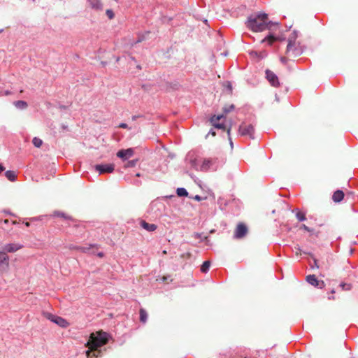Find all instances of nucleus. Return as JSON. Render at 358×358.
Wrapping results in <instances>:
<instances>
[{
	"mask_svg": "<svg viewBox=\"0 0 358 358\" xmlns=\"http://www.w3.org/2000/svg\"><path fill=\"white\" fill-rule=\"evenodd\" d=\"M268 15L265 13L253 15L248 17L247 27L255 32L271 29L273 24L271 22H268Z\"/></svg>",
	"mask_w": 358,
	"mask_h": 358,
	"instance_id": "nucleus-1",
	"label": "nucleus"
},
{
	"mask_svg": "<svg viewBox=\"0 0 358 358\" xmlns=\"http://www.w3.org/2000/svg\"><path fill=\"white\" fill-rule=\"evenodd\" d=\"M110 338L111 336L108 333L100 330L96 331V334H90L85 346H92L93 348H101L109 342Z\"/></svg>",
	"mask_w": 358,
	"mask_h": 358,
	"instance_id": "nucleus-2",
	"label": "nucleus"
},
{
	"mask_svg": "<svg viewBox=\"0 0 358 358\" xmlns=\"http://www.w3.org/2000/svg\"><path fill=\"white\" fill-rule=\"evenodd\" d=\"M297 35L295 31L290 34L288 38V43L286 48V55L287 57H294L301 53V48L296 42Z\"/></svg>",
	"mask_w": 358,
	"mask_h": 358,
	"instance_id": "nucleus-3",
	"label": "nucleus"
},
{
	"mask_svg": "<svg viewBox=\"0 0 358 358\" xmlns=\"http://www.w3.org/2000/svg\"><path fill=\"white\" fill-rule=\"evenodd\" d=\"M42 315L45 318L56 324L60 327L66 328L70 325V323L66 319L51 313L43 311Z\"/></svg>",
	"mask_w": 358,
	"mask_h": 358,
	"instance_id": "nucleus-4",
	"label": "nucleus"
},
{
	"mask_svg": "<svg viewBox=\"0 0 358 358\" xmlns=\"http://www.w3.org/2000/svg\"><path fill=\"white\" fill-rule=\"evenodd\" d=\"M272 213L275 214V213H280L283 210H289L290 208L289 205L286 203V201L281 198L275 199L272 203Z\"/></svg>",
	"mask_w": 358,
	"mask_h": 358,
	"instance_id": "nucleus-5",
	"label": "nucleus"
},
{
	"mask_svg": "<svg viewBox=\"0 0 358 358\" xmlns=\"http://www.w3.org/2000/svg\"><path fill=\"white\" fill-rule=\"evenodd\" d=\"M238 132L241 136H248L250 138H254L255 129L252 124H241Z\"/></svg>",
	"mask_w": 358,
	"mask_h": 358,
	"instance_id": "nucleus-6",
	"label": "nucleus"
},
{
	"mask_svg": "<svg viewBox=\"0 0 358 358\" xmlns=\"http://www.w3.org/2000/svg\"><path fill=\"white\" fill-rule=\"evenodd\" d=\"M99 248V245L97 244H90L88 247H83V246H71V249H74L78 251H80L83 253H88L96 255V250Z\"/></svg>",
	"mask_w": 358,
	"mask_h": 358,
	"instance_id": "nucleus-7",
	"label": "nucleus"
},
{
	"mask_svg": "<svg viewBox=\"0 0 358 358\" xmlns=\"http://www.w3.org/2000/svg\"><path fill=\"white\" fill-rule=\"evenodd\" d=\"M9 268V257L6 252L0 251V272H7Z\"/></svg>",
	"mask_w": 358,
	"mask_h": 358,
	"instance_id": "nucleus-8",
	"label": "nucleus"
},
{
	"mask_svg": "<svg viewBox=\"0 0 358 358\" xmlns=\"http://www.w3.org/2000/svg\"><path fill=\"white\" fill-rule=\"evenodd\" d=\"M248 225H236L234 230V238L241 239L248 234Z\"/></svg>",
	"mask_w": 358,
	"mask_h": 358,
	"instance_id": "nucleus-9",
	"label": "nucleus"
},
{
	"mask_svg": "<svg viewBox=\"0 0 358 358\" xmlns=\"http://www.w3.org/2000/svg\"><path fill=\"white\" fill-rule=\"evenodd\" d=\"M266 78L269 83L275 87L280 86V82L278 76L271 70H266Z\"/></svg>",
	"mask_w": 358,
	"mask_h": 358,
	"instance_id": "nucleus-10",
	"label": "nucleus"
},
{
	"mask_svg": "<svg viewBox=\"0 0 358 358\" xmlns=\"http://www.w3.org/2000/svg\"><path fill=\"white\" fill-rule=\"evenodd\" d=\"M114 164H98L96 165L95 169L99 172V173H112L114 171Z\"/></svg>",
	"mask_w": 358,
	"mask_h": 358,
	"instance_id": "nucleus-11",
	"label": "nucleus"
},
{
	"mask_svg": "<svg viewBox=\"0 0 358 358\" xmlns=\"http://www.w3.org/2000/svg\"><path fill=\"white\" fill-rule=\"evenodd\" d=\"M134 154L133 148H128L126 150H120L117 152V156L123 160H126L132 157Z\"/></svg>",
	"mask_w": 358,
	"mask_h": 358,
	"instance_id": "nucleus-12",
	"label": "nucleus"
},
{
	"mask_svg": "<svg viewBox=\"0 0 358 358\" xmlns=\"http://www.w3.org/2000/svg\"><path fill=\"white\" fill-rule=\"evenodd\" d=\"M22 247H23V245H20V244L8 243V244L5 245L3 252H6V254H7V252L12 253V252H16L17 250H20Z\"/></svg>",
	"mask_w": 358,
	"mask_h": 358,
	"instance_id": "nucleus-13",
	"label": "nucleus"
},
{
	"mask_svg": "<svg viewBox=\"0 0 358 358\" xmlns=\"http://www.w3.org/2000/svg\"><path fill=\"white\" fill-rule=\"evenodd\" d=\"M222 117H224V115H217V116L215 115L211 117L210 122L215 127L218 128V129H225V126L224 124L217 122Z\"/></svg>",
	"mask_w": 358,
	"mask_h": 358,
	"instance_id": "nucleus-14",
	"label": "nucleus"
},
{
	"mask_svg": "<svg viewBox=\"0 0 358 358\" xmlns=\"http://www.w3.org/2000/svg\"><path fill=\"white\" fill-rule=\"evenodd\" d=\"M286 227V230L287 231H290L292 229H297L298 231H307L311 232L313 231L312 229L309 228L307 225H294L293 227H289L288 225H285Z\"/></svg>",
	"mask_w": 358,
	"mask_h": 358,
	"instance_id": "nucleus-15",
	"label": "nucleus"
},
{
	"mask_svg": "<svg viewBox=\"0 0 358 358\" xmlns=\"http://www.w3.org/2000/svg\"><path fill=\"white\" fill-rule=\"evenodd\" d=\"M88 2L92 8L101 10L103 9V5L101 0H88Z\"/></svg>",
	"mask_w": 358,
	"mask_h": 358,
	"instance_id": "nucleus-16",
	"label": "nucleus"
},
{
	"mask_svg": "<svg viewBox=\"0 0 358 358\" xmlns=\"http://www.w3.org/2000/svg\"><path fill=\"white\" fill-rule=\"evenodd\" d=\"M343 198L344 193L341 190H336L332 196L333 201L336 203L341 201L343 199Z\"/></svg>",
	"mask_w": 358,
	"mask_h": 358,
	"instance_id": "nucleus-17",
	"label": "nucleus"
},
{
	"mask_svg": "<svg viewBox=\"0 0 358 358\" xmlns=\"http://www.w3.org/2000/svg\"><path fill=\"white\" fill-rule=\"evenodd\" d=\"M282 39L280 37H278V36H275L273 34H269L267 37H266L265 38H264L262 41V43H264L265 41H268L269 45H272L273 43H274L275 41H282Z\"/></svg>",
	"mask_w": 358,
	"mask_h": 358,
	"instance_id": "nucleus-18",
	"label": "nucleus"
},
{
	"mask_svg": "<svg viewBox=\"0 0 358 358\" xmlns=\"http://www.w3.org/2000/svg\"><path fill=\"white\" fill-rule=\"evenodd\" d=\"M294 211L296 212L295 215L298 222H303L306 220V213L303 211L299 209H296Z\"/></svg>",
	"mask_w": 358,
	"mask_h": 358,
	"instance_id": "nucleus-19",
	"label": "nucleus"
},
{
	"mask_svg": "<svg viewBox=\"0 0 358 358\" xmlns=\"http://www.w3.org/2000/svg\"><path fill=\"white\" fill-rule=\"evenodd\" d=\"M148 319V313L147 311L141 308L139 310V320L142 323H145Z\"/></svg>",
	"mask_w": 358,
	"mask_h": 358,
	"instance_id": "nucleus-20",
	"label": "nucleus"
},
{
	"mask_svg": "<svg viewBox=\"0 0 358 358\" xmlns=\"http://www.w3.org/2000/svg\"><path fill=\"white\" fill-rule=\"evenodd\" d=\"M295 249L297 250L296 252V255H298L299 252L300 254L303 253V254H305V255H308V256H310L311 258L313 259V252H312L310 250H303V249H301L299 245H297L296 247H295Z\"/></svg>",
	"mask_w": 358,
	"mask_h": 358,
	"instance_id": "nucleus-21",
	"label": "nucleus"
},
{
	"mask_svg": "<svg viewBox=\"0 0 358 358\" xmlns=\"http://www.w3.org/2000/svg\"><path fill=\"white\" fill-rule=\"evenodd\" d=\"M210 264H211L210 262L208 260L204 261L201 266V268H200L201 272L203 273H206L209 271Z\"/></svg>",
	"mask_w": 358,
	"mask_h": 358,
	"instance_id": "nucleus-22",
	"label": "nucleus"
},
{
	"mask_svg": "<svg viewBox=\"0 0 358 358\" xmlns=\"http://www.w3.org/2000/svg\"><path fill=\"white\" fill-rule=\"evenodd\" d=\"M91 348H92V356L94 357H99L102 355V350L101 348H93L92 346H90Z\"/></svg>",
	"mask_w": 358,
	"mask_h": 358,
	"instance_id": "nucleus-23",
	"label": "nucleus"
},
{
	"mask_svg": "<svg viewBox=\"0 0 358 358\" xmlns=\"http://www.w3.org/2000/svg\"><path fill=\"white\" fill-rule=\"evenodd\" d=\"M5 175L6 178L10 181H14L15 180L16 176L14 171H7L5 173Z\"/></svg>",
	"mask_w": 358,
	"mask_h": 358,
	"instance_id": "nucleus-24",
	"label": "nucleus"
},
{
	"mask_svg": "<svg viewBox=\"0 0 358 358\" xmlns=\"http://www.w3.org/2000/svg\"><path fill=\"white\" fill-rule=\"evenodd\" d=\"M15 106L19 108H26L27 107V103L24 101H17L14 103Z\"/></svg>",
	"mask_w": 358,
	"mask_h": 358,
	"instance_id": "nucleus-25",
	"label": "nucleus"
},
{
	"mask_svg": "<svg viewBox=\"0 0 358 358\" xmlns=\"http://www.w3.org/2000/svg\"><path fill=\"white\" fill-rule=\"evenodd\" d=\"M143 229H145L148 231H154L157 229V225H140Z\"/></svg>",
	"mask_w": 358,
	"mask_h": 358,
	"instance_id": "nucleus-26",
	"label": "nucleus"
},
{
	"mask_svg": "<svg viewBox=\"0 0 358 358\" xmlns=\"http://www.w3.org/2000/svg\"><path fill=\"white\" fill-rule=\"evenodd\" d=\"M32 143L36 148H40L43 144L42 140L37 137L33 138Z\"/></svg>",
	"mask_w": 358,
	"mask_h": 358,
	"instance_id": "nucleus-27",
	"label": "nucleus"
},
{
	"mask_svg": "<svg viewBox=\"0 0 358 358\" xmlns=\"http://www.w3.org/2000/svg\"><path fill=\"white\" fill-rule=\"evenodd\" d=\"M177 194L179 196H187L188 193L185 188H178L177 189Z\"/></svg>",
	"mask_w": 358,
	"mask_h": 358,
	"instance_id": "nucleus-28",
	"label": "nucleus"
},
{
	"mask_svg": "<svg viewBox=\"0 0 358 358\" xmlns=\"http://www.w3.org/2000/svg\"><path fill=\"white\" fill-rule=\"evenodd\" d=\"M211 164V161L210 160H204L202 166H201V169L203 171H206L208 170V169L209 168L210 166V164Z\"/></svg>",
	"mask_w": 358,
	"mask_h": 358,
	"instance_id": "nucleus-29",
	"label": "nucleus"
},
{
	"mask_svg": "<svg viewBox=\"0 0 358 358\" xmlns=\"http://www.w3.org/2000/svg\"><path fill=\"white\" fill-rule=\"evenodd\" d=\"M234 109V106L233 104L229 106H226L223 108V111L225 114L229 113V112L232 111Z\"/></svg>",
	"mask_w": 358,
	"mask_h": 358,
	"instance_id": "nucleus-30",
	"label": "nucleus"
},
{
	"mask_svg": "<svg viewBox=\"0 0 358 358\" xmlns=\"http://www.w3.org/2000/svg\"><path fill=\"white\" fill-rule=\"evenodd\" d=\"M340 287L342 288L343 290H350L351 289V285L350 284H347V283H341L340 285H339Z\"/></svg>",
	"mask_w": 358,
	"mask_h": 358,
	"instance_id": "nucleus-31",
	"label": "nucleus"
},
{
	"mask_svg": "<svg viewBox=\"0 0 358 358\" xmlns=\"http://www.w3.org/2000/svg\"><path fill=\"white\" fill-rule=\"evenodd\" d=\"M137 162H138V159H134V160L129 161L126 164L125 167H134V166H136Z\"/></svg>",
	"mask_w": 358,
	"mask_h": 358,
	"instance_id": "nucleus-32",
	"label": "nucleus"
},
{
	"mask_svg": "<svg viewBox=\"0 0 358 358\" xmlns=\"http://www.w3.org/2000/svg\"><path fill=\"white\" fill-rule=\"evenodd\" d=\"M306 280L310 285H313V274L308 275L306 277Z\"/></svg>",
	"mask_w": 358,
	"mask_h": 358,
	"instance_id": "nucleus-33",
	"label": "nucleus"
},
{
	"mask_svg": "<svg viewBox=\"0 0 358 358\" xmlns=\"http://www.w3.org/2000/svg\"><path fill=\"white\" fill-rule=\"evenodd\" d=\"M57 216L63 217H64L63 221H66V222H73V221L71 217L64 216V215L63 213H58Z\"/></svg>",
	"mask_w": 358,
	"mask_h": 358,
	"instance_id": "nucleus-34",
	"label": "nucleus"
},
{
	"mask_svg": "<svg viewBox=\"0 0 358 358\" xmlns=\"http://www.w3.org/2000/svg\"><path fill=\"white\" fill-rule=\"evenodd\" d=\"M203 233L194 232L192 234V236L195 238H200L201 240V238H203Z\"/></svg>",
	"mask_w": 358,
	"mask_h": 358,
	"instance_id": "nucleus-35",
	"label": "nucleus"
},
{
	"mask_svg": "<svg viewBox=\"0 0 358 358\" xmlns=\"http://www.w3.org/2000/svg\"><path fill=\"white\" fill-rule=\"evenodd\" d=\"M324 285V282L323 281H318L315 278V287H319L320 288H322Z\"/></svg>",
	"mask_w": 358,
	"mask_h": 358,
	"instance_id": "nucleus-36",
	"label": "nucleus"
},
{
	"mask_svg": "<svg viewBox=\"0 0 358 358\" xmlns=\"http://www.w3.org/2000/svg\"><path fill=\"white\" fill-rule=\"evenodd\" d=\"M89 349L86 350L85 354L87 357H93L92 356V348H90V346H86Z\"/></svg>",
	"mask_w": 358,
	"mask_h": 358,
	"instance_id": "nucleus-37",
	"label": "nucleus"
},
{
	"mask_svg": "<svg viewBox=\"0 0 358 358\" xmlns=\"http://www.w3.org/2000/svg\"><path fill=\"white\" fill-rule=\"evenodd\" d=\"M106 13L109 19L111 20L114 17V13H113V10L108 9L106 10Z\"/></svg>",
	"mask_w": 358,
	"mask_h": 358,
	"instance_id": "nucleus-38",
	"label": "nucleus"
},
{
	"mask_svg": "<svg viewBox=\"0 0 358 358\" xmlns=\"http://www.w3.org/2000/svg\"><path fill=\"white\" fill-rule=\"evenodd\" d=\"M209 241H209V237H208V236H203V238H201V240H200V241H199V242H200V243H201V242H205V243H206V244L208 245H210Z\"/></svg>",
	"mask_w": 358,
	"mask_h": 358,
	"instance_id": "nucleus-39",
	"label": "nucleus"
},
{
	"mask_svg": "<svg viewBox=\"0 0 358 358\" xmlns=\"http://www.w3.org/2000/svg\"><path fill=\"white\" fill-rule=\"evenodd\" d=\"M168 280L172 281V279L171 278V275L163 276V278H162L163 282H167Z\"/></svg>",
	"mask_w": 358,
	"mask_h": 358,
	"instance_id": "nucleus-40",
	"label": "nucleus"
},
{
	"mask_svg": "<svg viewBox=\"0 0 358 358\" xmlns=\"http://www.w3.org/2000/svg\"><path fill=\"white\" fill-rule=\"evenodd\" d=\"M96 255L100 258H102L105 256V254L103 252H99L96 253Z\"/></svg>",
	"mask_w": 358,
	"mask_h": 358,
	"instance_id": "nucleus-41",
	"label": "nucleus"
},
{
	"mask_svg": "<svg viewBox=\"0 0 358 358\" xmlns=\"http://www.w3.org/2000/svg\"><path fill=\"white\" fill-rule=\"evenodd\" d=\"M120 128H122V129H127L128 128V126L127 124L125 123H121L120 124V125L118 126Z\"/></svg>",
	"mask_w": 358,
	"mask_h": 358,
	"instance_id": "nucleus-42",
	"label": "nucleus"
},
{
	"mask_svg": "<svg viewBox=\"0 0 358 358\" xmlns=\"http://www.w3.org/2000/svg\"><path fill=\"white\" fill-rule=\"evenodd\" d=\"M192 256V254L189 252H186V253H184L181 255L182 257H190Z\"/></svg>",
	"mask_w": 358,
	"mask_h": 358,
	"instance_id": "nucleus-43",
	"label": "nucleus"
},
{
	"mask_svg": "<svg viewBox=\"0 0 358 358\" xmlns=\"http://www.w3.org/2000/svg\"><path fill=\"white\" fill-rule=\"evenodd\" d=\"M194 199L197 200V201H201V198L199 195H196V196H194Z\"/></svg>",
	"mask_w": 358,
	"mask_h": 358,
	"instance_id": "nucleus-44",
	"label": "nucleus"
},
{
	"mask_svg": "<svg viewBox=\"0 0 358 358\" xmlns=\"http://www.w3.org/2000/svg\"><path fill=\"white\" fill-rule=\"evenodd\" d=\"M314 264H315V267L316 266L317 268H319V266H317V261L315 259Z\"/></svg>",
	"mask_w": 358,
	"mask_h": 358,
	"instance_id": "nucleus-45",
	"label": "nucleus"
},
{
	"mask_svg": "<svg viewBox=\"0 0 358 358\" xmlns=\"http://www.w3.org/2000/svg\"><path fill=\"white\" fill-rule=\"evenodd\" d=\"M12 224H18V222L16 220H13V221H12Z\"/></svg>",
	"mask_w": 358,
	"mask_h": 358,
	"instance_id": "nucleus-46",
	"label": "nucleus"
},
{
	"mask_svg": "<svg viewBox=\"0 0 358 358\" xmlns=\"http://www.w3.org/2000/svg\"><path fill=\"white\" fill-rule=\"evenodd\" d=\"M309 265L311 268H313V264L311 262L309 263Z\"/></svg>",
	"mask_w": 358,
	"mask_h": 358,
	"instance_id": "nucleus-47",
	"label": "nucleus"
},
{
	"mask_svg": "<svg viewBox=\"0 0 358 358\" xmlns=\"http://www.w3.org/2000/svg\"><path fill=\"white\" fill-rule=\"evenodd\" d=\"M230 130H231V128H230V127L227 129V133H228V134H229H229H230Z\"/></svg>",
	"mask_w": 358,
	"mask_h": 358,
	"instance_id": "nucleus-48",
	"label": "nucleus"
},
{
	"mask_svg": "<svg viewBox=\"0 0 358 358\" xmlns=\"http://www.w3.org/2000/svg\"><path fill=\"white\" fill-rule=\"evenodd\" d=\"M8 220L6 219L4 220V224H8Z\"/></svg>",
	"mask_w": 358,
	"mask_h": 358,
	"instance_id": "nucleus-49",
	"label": "nucleus"
},
{
	"mask_svg": "<svg viewBox=\"0 0 358 358\" xmlns=\"http://www.w3.org/2000/svg\"><path fill=\"white\" fill-rule=\"evenodd\" d=\"M210 133H211L212 136H215V131H211Z\"/></svg>",
	"mask_w": 358,
	"mask_h": 358,
	"instance_id": "nucleus-50",
	"label": "nucleus"
},
{
	"mask_svg": "<svg viewBox=\"0 0 358 358\" xmlns=\"http://www.w3.org/2000/svg\"><path fill=\"white\" fill-rule=\"evenodd\" d=\"M141 224H148V223H147V222H145V221H142Z\"/></svg>",
	"mask_w": 358,
	"mask_h": 358,
	"instance_id": "nucleus-51",
	"label": "nucleus"
},
{
	"mask_svg": "<svg viewBox=\"0 0 358 358\" xmlns=\"http://www.w3.org/2000/svg\"><path fill=\"white\" fill-rule=\"evenodd\" d=\"M214 231H215V230H214V229H212V230H210V234H212V233H213Z\"/></svg>",
	"mask_w": 358,
	"mask_h": 358,
	"instance_id": "nucleus-52",
	"label": "nucleus"
},
{
	"mask_svg": "<svg viewBox=\"0 0 358 358\" xmlns=\"http://www.w3.org/2000/svg\"><path fill=\"white\" fill-rule=\"evenodd\" d=\"M3 31V29H0V33H2Z\"/></svg>",
	"mask_w": 358,
	"mask_h": 358,
	"instance_id": "nucleus-53",
	"label": "nucleus"
},
{
	"mask_svg": "<svg viewBox=\"0 0 358 358\" xmlns=\"http://www.w3.org/2000/svg\"><path fill=\"white\" fill-rule=\"evenodd\" d=\"M285 59V57H282V58H281V60H282V61H284Z\"/></svg>",
	"mask_w": 358,
	"mask_h": 358,
	"instance_id": "nucleus-54",
	"label": "nucleus"
},
{
	"mask_svg": "<svg viewBox=\"0 0 358 358\" xmlns=\"http://www.w3.org/2000/svg\"><path fill=\"white\" fill-rule=\"evenodd\" d=\"M136 176L137 177L141 176L140 173H137Z\"/></svg>",
	"mask_w": 358,
	"mask_h": 358,
	"instance_id": "nucleus-55",
	"label": "nucleus"
},
{
	"mask_svg": "<svg viewBox=\"0 0 358 358\" xmlns=\"http://www.w3.org/2000/svg\"><path fill=\"white\" fill-rule=\"evenodd\" d=\"M244 358H247V357H244Z\"/></svg>",
	"mask_w": 358,
	"mask_h": 358,
	"instance_id": "nucleus-56",
	"label": "nucleus"
}]
</instances>
